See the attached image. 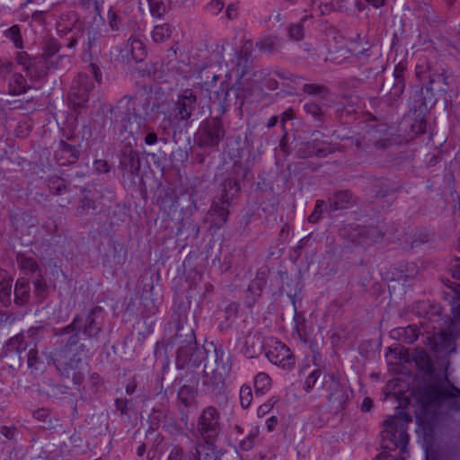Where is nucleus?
<instances>
[{"instance_id": "5", "label": "nucleus", "mask_w": 460, "mask_h": 460, "mask_svg": "<svg viewBox=\"0 0 460 460\" xmlns=\"http://www.w3.org/2000/svg\"><path fill=\"white\" fill-rule=\"evenodd\" d=\"M200 379L199 372H181L175 377V384L180 385L177 399L181 404L180 407L181 421L187 425L189 421V410L198 409V385Z\"/></svg>"}, {"instance_id": "62", "label": "nucleus", "mask_w": 460, "mask_h": 460, "mask_svg": "<svg viewBox=\"0 0 460 460\" xmlns=\"http://www.w3.org/2000/svg\"><path fill=\"white\" fill-rule=\"evenodd\" d=\"M426 117L412 116L411 128L416 134H423L426 131Z\"/></svg>"}, {"instance_id": "32", "label": "nucleus", "mask_w": 460, "mask_h": 460, "mask_svg": "<svg viewBox=\"0 0 460 460\" xmlns=\"http://www.w3.org/2000/svg\"><path fill=\"white\" fill-rule=\"evenodd\" d=\"M30 283L26 279H19L14 287V302L22 305L28 303L30 298Z\"/></svg>"}, {"instance_id": "29", "label": "nucleus", "mask_w": 460, "mask_h": 460, "mask_svg": "<svg viewBox=\"0 0 460 460\" xmlns=\"http://www.w3.org/2000/svg\"><path fill=\"white\" fill-rule=\"evenodd\" d=\"M458 331L456 324L451 321L450 325L446 330H440L435 337L436 345H440L445 349H449L453 341L457 338Z\"/></svg>"}, {"instance_id": "48", "label": "nucleus", "mask_w": 460, "mask_h": 460, "mask_svg": "<svg viewBox=\"0 0 460 460\" xmlns=\"http://www.w3.org/2000/svg\"><path fill=\"white\" fill-rule=\"evenodd\" d=\"M84 31V22H77L74 27L71 37L66 38V47L70 49H74L77 44V41L80 38L83 37Z\"/></svg>"}, {"instance_id": "1", "label": "nucleus", "mask_w": 460, "mask_h": 460, "mask_svg": "<svg viewBox=\"0 0 460 460\" xmlns=\"http://www.w3.org/2000/svg\"><path fill=\"white\" fill-rule=\"evenodd\" d=\"M102 313L100 306L90 309L85 316L76 314L73 321L63 328L57 329L55 336L67 338L61 341V347L51 353V359L63 378H72L75 385L84 381V375L77 369L82 362V355L89 349L81 342L80 331L90 341L97 340L102 332L103 324L98 321Z\"/></svg>"}, {"instance_id": "41", "label": "nucleus", "mask_w": 460, "mask_h": 460, "mask_svg": "<svg viewBox=\"0 0 460 460\" xmlns=\"http://www.w3.org/2000/svg\"><path fill=\"white\" fill-rule=\"evenodd\" d=\"M322 385L323 388L326 390L328 394H336L345 386L333 374L324 375L323 377Z\"/></svg>"}, {"instance_id": "7", "label": "nucleus", "mask_w": 460, "mask_h": 460, "mask_svg": "<svg viewBox=\"0 0 460 460\" xmlns=\"http://www.w3.org/2000/svg\"><path fill=\"white\" fill-rule=\"evenodd\" d=\"M415 75L425 91L432 93L434 98L448 92L449 83L443 68L433 67L428 63L417 65Z\"/></svg>"}, {"instance_id": "33", "label": "nucleus", "mask_w": 460, "mask_h": 460, "mask_svg": "<svg viewBox=\"0 0 460 460\" xmlns=\"http://www.w3.org/2000/svg\"><path fill=\"white\" fill-rule=\"evenodd\" d=\"M446 285L452 290L453 296L450 301L451 314L455 321L460 323V284H456L447 279Z\"/></svg>"}, {"instance_id": "10", "label": "nucleus", "mask_w": 460, "mask_h": 460, "mask_svg": "<svg viewBox=\"0 0 460 460\" xmlns=\"http://www.w3.org/2000/svg\"><path fill=\"white\" fill-rule=\"evenodd\" d=\"M221 432L220 413L214 406H208L203 409L199 414L197 425L196 434L203 441H216Z\"/></svg>"}, {"instance_id": "40", "label": "nucleus", "mask_w": 460, "mask_h": 460, "mask_svg": "<svg viewBox=\"0 0 460 460\" xmlns=\"http://www.w3.org/2000/svg\"><path fill=\"white\" fill-rule=\"evenodd\" d=\"M172 26L169 23L155 25L152 31V39L156 43L168 40L172 35Z\"/></svg>"}, {"instance_id": "42", "label": "nucleus", "mask_w": 460, "mask_h": 460, "mask_svg": "<svg viewBox=\"0 0 460 460\" xmlns=\"http://www.w3.org/2000/svg\"><path fill=\"white\" fill-rule=\"evenodd\" d=\"M271 379L268 374L261 372L254 378V389L256 395H262L270 387Z\"/></svg>"}, {"instance_id": "20", "label": "nucleus", "mask_w": 460, "mask_h": 460, "mask_svg": "<svg viewBox=\"0 0 460 460\" xmlns=\"http://www.w3.org/2000/svg\"><path fill=\"white\" fill-rule=\"evenodd\" d=\"M121 166L132 174L137 173L141 167L139 152L130 145L125 146L120 158Z\"/></svg>"}, {"instance_id": "12", "label": "nucleus", "mask_w": 460, "mask_h": 460, "mask_svg": "<svg viewBox=\"0 0 460 460\" xmlns=\"http://www.w3.org/2000/svg\"><path fill=\"white\" fill-rule=\"evenodd\" d=\"M265 355L274 365L285 369L292 368L296 359L289 348L276 339H270L265 347Z\"/></svg>"}, {"instance_id": "25", "label": "nucleus", "mask_w": 460, "mask_h": 460, "mask_svg": "<svg viewBox=\"0 0 460 460\" xmlns=\"http://www.w3.org/2000/svg\"><path fill=\"white\" fill-rule=\"evenodd\" d=\"M398 190L399 187L395 182L385 178L376 179L372 182V191L378 199H384L398 191Z\"/></svg>"}, {"instance_id": "3", "label": "nucleus", "mask_w": 460, "mask_h": 460, "mask_svg": "<svg viewBox=\"0 0 460 460\" xmlns=\"http://www.w3.org/2000/svg\"><path fill=\"white\" fill-rule=\"evenodd\" d=\"M210 346L213 348L216 367L204 365L200 376L203 392L217 394L224 388L225 378L231 371V363L229 356L226 355L222 349L214 347L213 343Z\"/></svg>"}, {"instance_id": "2", "label": "nucleus", "mask_w": 460, "mask_h": 460, "mask_svg": "<svg viewBox=\"0 0 460 460\" xmlns=\"http://www.w3.org/2000/svg\"><path fill=\"white\" fill-rule=\"evenodd\" d=\"M417 401L426 413L437 412L443 404L450 411L460 412V388L445 375L444 379L420 387L417 392Z\"/></svg>"}, {"instance_id": "45", "label": "nucleus", "mask_w": 460, "mask_h": 460, "mask_svg": "<svg viewBox=\"0 0 460 460\" xmlns=\"http://www.w3.org/2000/svg\"><path fill=\"white\" fill-rule=\"evenodd\" d=\"M16 261L21 269L30 272H35L39 268L37 261L32 257L27 256L24 253H18Z\"/></svg>"}, {"instance_id": "49", "label": "nucleus", "mask_w": 460, "mask_h": 460, "mask_svg": "<svg viewBox=\"0 0 460 460\" xmlns=\"http://www.w3.org/2000/svg\"><path fill=\"white\" fill-rule=\"evenodd\" d=\"M4 35L6 38L10 39L13 42L14 46L17 49L23 48V42L19 25L15 24L11 26L8 30L4 31Z\"/></svg>"}, {"instance_id": "46", "label": "nucleus", "mask_w": 460, "mask_h": 460, "mask_svg": "<svg viewBox=\"0 0 460 460\" xmlns=\"http://www.w3.org/2000/svg\"><path fill=\"white\" fill-rule=\"evenodd\" d=\"M288 38L290 40L300 41L305 37V29L302 22L290 23L287 28Z\"/></svg>"}, {"instance_id": "52", "label": "nucleus", "mask_w": 460, "mask_h": 460, "mask_svg": "<svg viewBox=\"0 0 460 460\" xmlns=\"http://www.w3.org/2000/svg\"><path fill=\"white\" fill-rule=\"evenodd\" d=\"M416 12L419 13L420 16H422L424 19H430V14L432 13V7L429 3L424 0H416L415 6L413 7Z\"/></svg>"}, {"instance_id": "9", "label": "nucleus", "mask_w": 460, "mask_h": 460, "mask_svg": "<svg viewBox=\"0 0 460 460\" xmlns=\"http://www.w3.org/2000/svg\"><path fill=\"white\" fill-rule=\"evenodd\" d=\"M197 339L193 329L181 322H179L176 327L175 333L162 341L156 343L155 355L157 357L161 354V349H167V348L177 347L176 352L187 351L190 348H196Z\"/></svg>"}, {"instance_id": "44", "label": "nucleus", "mask_w": 460, "mask_h": 460, "mask_svg": "<svg viewBox=\"0 0 460 460\" xmlns=\"http://www.w3.org/2000/svg\"><path fill=\"white\" fill-rule=\"evenodd\" d=\"M349 238L353 243L365 245L368 244L367 235L366 234V226H357L351 228Z\"/></svg>"}, {"instance_id": "37", "label": "nucleus", "mask_w": 460, "mask_h": 460, "mask_svg": "<svg viewBox=\"0 0 460 460\" xmlns=\"http://www.w3.org/2000/svg\"><path fill=\"white\" fill-rule=\"evenodd\" d=\"M318 138L315 137L312 142H307L299 149V153L303 152L305 156L316 155L317 157H325L331 154L332 150L330 148L318 147Z\"/></svg>"}, {"instance_id": "53", "label": "nucleus", "mask_w": 460, "mask_h": 460, "mask_svg": "<svg viewBox=\"0 0 460 460\" xmlns=\"http://www.w3.org/2000/svg\"><path fill=\"white\" fill-rule=\"evenodd\" d=\"M343 7V0H323L321 14H326L332 11H338Z\"/></svg>"}, {"instance_id": "11", "label": "nucleus", "mask_w": 460, "mask_h": 460, "mask_svg": "<svg viewBox=\"0 0 460 460\" xmlns=\"http://www.w3.org/2000/svg\"><path fill=\"white\" fill-rule=\"evenodd\" d=\"M225 134L224 124L219 117L206 119L200 124L197 132V144L202 148L217 146Z\"/></svg>"}, {"instance_id": "56", "label": "nucleus", "mask_w": 460, "mask_h": 460, "mask_svg": "<svg viewBox=\"0 0 460 460\" xmlns=\"http://www.w3.org/2000/svg\"><path fill=\"white\" fill-rule=\"evenodd\" d=\"M303 91L310 95H320L328 93V89L324 85L316 84H305L303 86Z\"/></svg>"}, {"instance_id": "64", "label": "nucleus", "mask_w": 460, "mask_h": 460, "mask_svg": "<svg viewBox=\"0 0 460 460\" xmlns=\"http://www.w3.org/2000/svg\"><path fill=\"white\" fill-rule=\"evenodd\" d=\"M452 278L456 281H452L456 284H460V259L456 258L453 260L450 263V268Z\"/></svg>"}, {"instance_id": "39", "label": "nucleus", "mask_w": 460, "mask_h": 460, "mask_svg": "<svg viewBox=\"0 0 460 460\" xmlns=\"http://www.w3.org/2000/svg\"><path fill=\"white\" fill-rule=\"evenodd\" d=\"M257 48L265 52H274L280 49L281 40L277 36H269L256 43Z\"/></svg>"}, {"instance_id": "47", "label": "nucleus", "mask_w": 460, "mask_h": 460, "mask_svg": "<svg viewBox=\"0 0 460 460\" xmlns=\"http://www.w3.org/2000/svg\"><path fill=\"white\" fill-rule=\"evenodd\" d=\"M3 353H4V356H3L4 363L10 369H12V371H16L21 367L22 359H23L22 356H21L17 353H13L14 356H12L11 354H9L7 349H4Z\"/></svg>"}, {"instance_id": "21", "label": "nucleus", "mask_w": 460, "mask_h": 460, "mask_svg": "<svg viewBox=\"0 0 460 460\" xmlns=\"http://www.w3.org/2000/svg\"><path fill=\"white\" fill-rule=\"evenodd\" d=\"M4 347L12 356H14L13 353L22 356V353L25 352L26 349L35 347V341L26 339L24 332H21L10 338Z\"/></svg>"}, {"instance_id": "23", "label": "nucleus", "mask_w": 460, "mask_h": 460, "mask_svg": "<svg viewBox=\"0 0 460 460\" xmlns=\"http://www.w3.org/2000/svg\"><path fill=\"white\" fill-rule=\"evenodd\" d=\"M419 316L424 317L430 322H438L442 316V307L439 304L430 301H420L415 306Z\"/></svg>"}, {"instance_id": "63", "label": "nucleus", "mask_w": 460, "mask_h": 460, "mask_svg": "<svg viewBox=\"0 0 460 460\" xmlns=\"http://www.w3.org/2000/svg\"><path fill=\"white\" fill-rule=\"evenodd\" d=\"M108 20L111 29L118 31L121 27V18L111 8L108 12Z\"/></svg>"}, {"instance_id": "14", "label": "nucleus", "mask_w": 460, "mask_h": 460, "mask_svg": "<svg viewBox=\"0 0 460 460\" xmlns=\"http://www.w3.org/2000/svg\"><path fill=\"white\" fill-rule=\"evenodd\" d=\"M80 155V145H70L64 140H60L58 148L55 150L54 157L58 165L67 166L76 163Z\"/></svg>"}, {"instance_id": "22", "label": "nucleus", "mask_w": 460, "mask_h": 460, "mask_svg": "<svg viewBox=\"0 0 460 460\" xmlns=\"http://www.w3.org/2000/svg\"><path fill=\"white\" fill-rule=\"evenodd\" d=\"M328 203L332 210L347 209L357 203V198L349 190H339L328 199Z\"/></svg>"}, {"instance_id": "19", "label": "nucleus", "mask_w": 460, "mask_h": 460, "mask_svg": "<svg viewBox=\"0 0 460 460\" xmlns=\"http://www.w3.org/2000/svg\"><path fill=\"white\" fill-rule=\"evenodd\" d=\"M266 284L267 278L265 272H258L255 279L250 283L247 288L245 305L248 307H252L256 304Z\"/></svg>"}, {"instance_id": "54", "label": "nucleus", "mask_w": 460, "mask_h": 460, "mask_svg": "<svg viewBox=\"0 0 460 460\" xmlns=\"http://www.w3.org/2000/svg\"><path fill=\"white\" fill-rule=\"evenodd\" d=\"M252 393L249 385H243L240 389V402L243 409H247L252 402Z\"/></svg>"}, {"instance_id": "30", "label": "nucleus", "mask_w": 460, "mask_h": 460, "mask_svg": "<svg viewBox=\"0 0 460 460\" xmlns=\"http://www.w3.org/2000/svg\"><path fill=\"white\" fill-rule=\"evenodd\" d=\"M240 182L236 179L227 178L221 183V193L219 200L231 202L240 191Z\"/></svg>"}, {"instance_id": "38", "label": "nucleus", "mask_w": 460, "mask_h": 460, "mask_svg": "<svg viewBox=\"0 0 460 460\" xmlns=\"http://www.w3.org/2000/svg\"><path fill=\"white\" fill-rule=\"evenodd\" d=\"M128 48L130 52L131 58L136 62H140L146 57V49L141 40L129 38L128 40Z\"/></svg>"}, {"instance_id": "16", "label": "nucleus", "mask_w": 460, "mask_h": 460, "mask_svg": "<svg viewBox=\"0 0 460 460\" xmlns=\"http://www.w3.org/2000/svg\"><path fill=\"white\" fill-rule=\"evenodd\" d=\"M118 129L121 136L128 135L135 137L147 131V126L144 125L142 128L141 119L137 115L123 111Z\"/></svg>"}, {"instance_id": "13", "label": "nucleus", "mask_w": 460, "mask_h": 460, "mask_svg": "<svg viewBox=\"0 0 460 460\" xmlns=\"http://www.w3.org/2000/svg\"><path fill=\"white\" fill-rule=\"evenodd\" d=\"M187 351L176 352L175 366L183 372H198L197 369L208 358V349L204 347L190 348Z\"/></svg>"}, {"instance_id": "58", "label": "nucleus", "mask_w": 460, "mask_h": 460, "mask_svg": "<svg viewBox=\"0 0 460 460\" xmlns=\"http://www.w3.org/2000/svg\"><path fill=\"white\" fill-rule=\"evenodd\" d=\"M31 128L32 126L30 121H20L14 129L15 136L20 138H25L29 136Z\"/></svg>"}, {"instance_id": "61", "label": "nucleus", "mask_w": 460, "mask_h": 460, "mask_svg": "<svg viewBox=\"0 0 460 460\" xmlns=\"http://www.w3.org/2000/svg\"><path fill=\"white\" fill-rule=\"evenodd\" d=\"M304 110L305 111V112L307 114L313 116L314 118L317 119L318 120L322 119L323 111H322V108L318 104H316L314 102L305 103L304 106Z\"/></svg>"}, {"instance_id": "57", "label": "nucleus", "mask_w": 460, "mask_h": 460, "mask_svg": "<svg viewBox=\"0 0 460 460\" xmlns=\"http://www.w3.org/2000/svg\"><path fill=\"white\" fill-rule=\"evenodd\" d=\"M26 75L32 80H39L46 75V72L43 67H40L38 63L34 60L32 65L27 67Z\"/></svg>"}, {"instance_id": "59", "label": "nucleus", "mask_w": 460, "mask_h": 460, "mask_svg": "<svg viewBox=\"0 0 460 460\" xmlns=\"http://www.w3.org/2000/svg\"><path fill=\"white\" fill-rule=\"evenodd\" d=\"M366 234L367 235L368 244L378 242L384 237V233L376 226H366Z\"/></svg>"}, {"instance_id": "50", "label": "nucleus", "mask_w": 460, "mask_h": 460, "mask_svg": "<svg viewBox=\"0 0 460 460\" xmlns=\"http://www.w3.org/2000/svg\"><path fill=\"white\" fill-rule=\"evenodd\" d=\"M49 188L54 195H59L66 190L67 185L64 179L52 177L49 180Z\"/></svg>"}, {"instance_id": "24", "label": "nucleus", "mask_w": 460, "mask_h": 460, "mask_svg": "<svg viewBox=\"0 0 460 460\" xmlns=\"http://www.w3.org/2000/svg\"><path fill=\"white\" fill-rule=\"evenodd\" d=\"M84 197L80 199L77 211L80 214H88L90 212L97 214L101 208L97 202V194L92 190H83Z\"/></svg>"}, {"instance_id": "15", "label": "nucleus", "mask_w": 460, "mask_h": 460, "mask_svg": "<svg viewBox=\"0 0 460 460\" xmlns=\"http://www.w3.org/2000/svg\"><path fill=\"white\" fill-rule=\"evenodd\" d=\"M197 96L191 89H185L179 96L176 102L179 120L188 121L196 109Z\"/></svg>"}, {"instance_id": "60", "label": "nucleus", "mask_w": 460, "mask_h": 460, "mask_svg": "<svg viewBox=\"0 0 460 460\" xmlns=\"http://www.w3.org/2000/svg\"><path fill=\"white\" fill-rule=\"evenodd\" d=\"M59 22H64L67 26L75 27L77 22H80V19L75 12H66L60 14Z\"/></svg>"}, {"instance_id": "43", "label": "nucleus", "mask_w": 460, "mask_h": 460, "mask_svg": "<svg viewBox=\"0 0 460 460\" xmlns=\"http://www.w3.org/2000/svg\"><path fill=\"white\" fill-rule=\"evenodd\" d=\"M238 314V305L236 303H230L225 308L224 317L225 321L221 323L222 329H228L232 326Z\"/></svg>"}, {"instance_id": "6", "label": "nucleus", "mask_w": 460, "mask_h": 460, "mask_svg": "<svg viewBox=\"0 0 460 460\" xmlns=\"http://www.w3.org/2000/svg\"><path fill=\"white\" fill-rule=\"evenodd\" d=\"M89 73H81L73 81L68 99L75 110L83 108L89 100V93L94 88L93 78L102 81V72L95 64L89 65Z\"/></svg>"}, {"instance_id": "18", "label": "nucleus", "mask_w": 460, "mask_h": 460, "mask_svg": "<svg viewBox=\"0 0 460 460\" xmlns=\"http://www.w3.org/2000/svg\"><path fill=\"white\" fill-rule=\"evenodd\" d=\"M166 103L163 96L146 98L142 103L145 118L148 120H155L160 114L165 112Z\"/></svg>"}, {"instance_id": "36", "label": "nucleus", "mask_w": 460, "mask_h": 460, "mask_svg": "<svg viewBox=\"0 0 460 460\" xmlns=\"http://www.w3.org/2000/svg\"><path fill=\"white\" fill-rule=\"evenodd\" d=\"M393 337L397 336L402 342L411 344L417 341L419 332L416 325L397 328L392 332Z\"/></svg>"}, {"instance_id": "28", "label": "nucleus", "mask_w": 460, "mask_h": 460, "mask_svg": "<svg viewBox=\"0 0 460 460\" xmlns=\"http://www.w3.org/2000/svg\"><path fill=\"white\" fill-rule=\"evenodd\" d=\"M231 202L226 200L214 201L210 208V215L215 217L214 222L217 227H221L227 221Z\"/></svg>"}, {"instance_id": "31", "label": "nucleus", "mask_w": 460, "mask_h": 460, "mask_svg": "<svg viewBox=\"0 0 460 460\" xmlns=\"http://www.w3.org/2000/svg\"><path fill=\"white\" fill-rule=\"evenodd\" d=\"M30 89L26 78L20 73L13 74L8 83V93L11 95H20L25 93Z\"/></svg>"}, {"instance_id": "34", "label": "nucleus", "mask_w": 460, "mask_h": 460, "mask_svg": "<svg viewBox=\"0 0 460 460\" xmlns=\"http://www.w3.org/2000/svg\"><path fill=\"white\" fill-rule=\"evenodd\" d=\"M12 280L4 270H0V301L4 306H9L12 302Z\"/></svg>"}, {"instance_id": "55", "label": "nucleus", "mask_w": 460, "mask_h": 460, "mask_svg": "<svg viewBox=\"0 0 460 460\" xmlns=\"http://www.w3.org/2000/svg\"><path fill=\"white\" fill-rule=\"evenodd\" d=\"M321 375L322 371L319 368H316L309 373L305 381V390L306 393H310L312 391Z\"/></svg>"}, {"instance_id": "17", "label": "nucleus", "mask_w": 460, "mask_h": 460, "mask_svg": "<svg viewBox=\"0 0 460 460\" xmlns=\"http://www.w3.org/2000/svg\"><path fill=\"white\" fill-rule=\"evenodd\" d=\"M437 98H434L432 93H429L422 87L419 93H416L414 100L411 105V116L426 117L429 112V108L435 105Z\"/></svg>"}, {"instance_id": "26", "label": "nucleus", "mask_w": 460, "mask_h": 460, "mask_svg": "<svg viewBox=\"0 0 460 460\" xmlns=\"http://www.w3.org/2000/svg\"><path fill=\"white\" fill-rule=\"evenodd\" d=\"M101 109L102 110L104 115L102 121V127L103 128H116L119 127V120L121 119L123 111L117 105V106H102Z\"/></svg>"}, {"instance_id": "51", "label": "nucleus", "mask_w": 460, "mask_h": 460, "mask_svg": "<svg viewBox=\"0 0 460 460\" xmlns=\"http://www.w3.org/2000/svg\"><path fill=\"white\" fill-rule=\"evenodd\" d=\"M150 13L153 17L161 18L166 12V6L163 0H147Z\"/></svg>"}, {"instance_id": "4", "label": "nucleus", "mask_w": 460, "mask_h": 460, "mask_svg": "<svg viewBox=\"0 0 460 460\" xmlns=\"http://www.w3.org/2000/svg\"><path fill=\"white\" fill-rule=\"evenodd\" d=\"M410 422H411V417L403 411L385 420V429L382 432L383 448L389 450L399 448L402 453L407 452L406 447L409 442L407 425Z\"/></svg>"}, {"instance_id": "27", "label": "nucleus", "mask_w": 460, "mask_h": 460, "mask_svg": "<svg viewBox=\"0 0 460 460\" xmlns=\"http://www.w3.org/2000/svg\"><path fill=\"white\" fill-rule=\"evenodd\" d=\"M327 399L332 411L337 414L345 410L350 400V396L347 388L344 386L336 394H327Z\"/></svg>"}, {"instance_id": "8", "label": "nucleus", "mask_w": 460, "mask_h": 460, "mask_svg": "<svg viewBox=\"0 0 460 460\" xmlns=\"http://www.w3.org/2000/svg\"><path fill=\"white\" fill-rule=\"evenodd\" d=\"M406 66L400 62L394 67L391 77L385 79L380 92L383 93V100L389 107H396L401 102L402 95L405 88L404 71Z\"/></svg>"}, {"instance_id": "35", "label": "nucleus", "mask_w": 460, "mask_h": 460, "mask_svg": "<svg viewBox=\"0 0 460 460\" xmlns=\"http://www.w3.org/2000/svg\"><path fill=\"white\" fill-rule=\"evenodd\" d=\"M263 341L260 335H248L245 340V354L249 358H254L262 349H265Z\"/></svg>"}]
</instances>
